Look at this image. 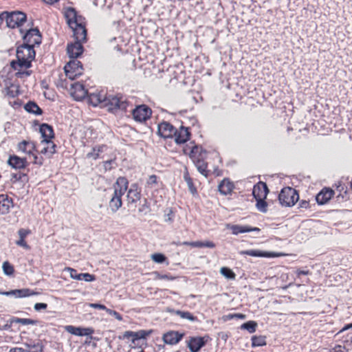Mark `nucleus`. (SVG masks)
<instances>
[{"instance_id": "nucleus-33", "label": "nucleus", "mask_w": 352, "mask_h": 352, "mask_svg": "<svg viewBox=\"0 0 352 352\" xmlns=\"http://www.w3.org/2000/svg\"><path fill=\"white\" fill-rule=\"evenodd\" d=\"M122 196L113 192L109 203V207L113 212H116L122 207Z\"/></svg>"}, {"instance_id": "nucleus-3", "label": "nucleus", "mask_w": 352, "mask_h": 352, "mask_svg": "<svg viewBox=\"0 0 352 352\" xmlns=\"http://www.w3.org/2000/svg\"><path fill=\"white\" fill-rule=\"evenodd\" d=\"M16 56V59L10 62V69L16 78L26 79L32 74L30 68L36 56L34 48L23 43L17 47Z\"/></svg>"}, {"instance_id": "nucleus-11", "label": "nucleus", "mask_w": 352, "mask_h": 352, "mask_svg": "<svg viewBox=\"0 0 352 352\" xmlns=\"http://www.w3.org/2000/svg\"><path fill=\"white\" fill-rule=\"evenodd\" d=\"M25 21V14L19 11L7 14L6 18L7 25L11 28L20 27Z\"/></svg>"}, {"instance_id": "nucleus-40", "label": "nucleus", "mask_w": 352, "mask_h": 352, "mask_svg": "<svg viewBox=\"0 0 352 352\" xmlns=\"http://www.w3.org/2000/svg\"><path fill=\"white\" fill-rule=\"evenodd\" d=\"M12 322H15V323H20L23 325H37L40 323V321L38 320H34L31 318H20L14 316L12 317Z\"/></svg>"}, {"instance_id": "nucleus-37", "label": "nucleus", "mask_w": 352, "mask_h": 352, "mask_svg": "<svg viewBox=\"0 0 352 352\" xmlns=\"http://www.w3.org/2000/svg\"><path fill=\"white\" fill-rule=\"evenodd\" d=\"M258 327V323L255 320H248L244 323H243L239 329L241 330H246L250 333H253L256 332Z\"/></svg>"}, {"instance_id": "nucleus-58", "label": "nucleus", "mask_w": 352, "mask_h": 352, "mask_svg": "<svg viewBox=\"0 0 352 352\" xmlns=\"http://www.w3.org/2000/svg\"><path fill=\"white\" fill-rule=\"evenodd\" d=\"M16 244L20 247L23 248L25 250H30V246L27 243L25 239H19L16 241Z\"/></svg>"}, {"instance_id": "nucleus-53", "label": "nucleus", "mask_w": 352, "mask_h": 352, "mask_svg": "<svg viewBox=\"0 0 352 352\" xmlns=\"http://www.w3.org/2000/svg\"><path fill=\"white\" fill-rule=\"evenodd\" d=\"M48 305L45 302H36L34 305V309L36 311H41L47 308Z\"/></svg>"}, {"instance_id": "nucleus-13", "label": "nucleus", "mask_w": 352, "mask_h": 352, "mask_svg": "<svg viewBox=\"0 0 352 352\" xmlns=\"http://www.w3.org/2000/svg\"><path fill=\"white\" fill-rule=\"evenodd\" d=\"M184 336V332L170 330L163 334L162 340L166 344L175 345L182 341Z\"/></svg>"}, {"instance_id": "nucleus-39", "label": "nucleus", "mask_w": 352, "mask_h": 352, "mask_svg": "<svg viewBox=\"0 0 352 352\" xmlns=\"http://www.w3.org/2000/svg\"><path fill=\"white\" fill-rule=\"evenodd\" d=\"M184 179L185 182L187 183L188 190L192 195H197V190L196 186H195L192 179L190 177L188 170H186L184 173Z\"/></svg>"}, {"instance_id": "nucleus-45", "label": "nucleus", "mask_w": 352, "mask_h": 352, "mask_svg": "<svg viewBox=\"0 0 352 352\" xmlns=\"http://www.w3.org/2000/svg\"><path fill=\"white\" fill-rule=\"evenodd\" d=\"M140 212H144V214H147L151 211V205L146 198L143 200V204L140 206L138 209Z\"/></svg>"}, {"instance_id": "nucleus-29", "label": "nucleus", "mask_w": 352, "mask_h": 352, "mask_svg": "<svg viewBox=\"0 0 352 352\" xmlns=\"http://www.w3.org/2000/svg\"><path fill=\"white\" fill-rule=\"evenodd\" d=\"M18 149L28 155L33 154V152L37 151L35 143L25 140L18 144Z\"/></svg>"}, {"instance_id": "nucleus-38", "label": "nucleus", "mask_w": 352, "mask_h": 352, "mask_svg": "<svg viewBox=\"0 0 352 352\" xmlns=\"http://www.w3.org/2000/svg\"><path fill=\"white\" fill-rule=\"evenodd\" d=\"M252 348L264 346L267 345L266 336H253L251 338Z\"/></svg>"}, {"instance_id": "nucleus-5", "label": "nucleus", "mask_w": 352, "mask_h": 352, "mask_svg": "<svg viewBox=\"0 0 352 352\" xmlns=\"http://www.w3.org/2000/svg\"><path fill=\"white\" fill-rule=\"evenodd\" d=\"M153 332V329H140L137 331H126L122 335L118 336L119 340H124L131 338V343L134 346H131V349H142L138 352H145L144 349L146 347L147 343H145L144 346L143 344L139 345L138 341L140 340H146L147 338L150 336Z\"/></svg>"}, {"instance_id": "nucleus-63", "label": "nucleus", "mask_w": 352, "mask_h": 352, "mask_svg": "<svg viewBox=\"0 0 352 352\" xmlns=\"http://www.w3.org/2000/svg\"><path fill=\"white\" fill-rule=\"evenodd\" d=\"M132 110H151V107L146 104H135Z\"/></svg>"}, {"instance_id": "nucleus-10", "label": "nucleus", "mask_w": 352, "mask_h": 352, "mask_svg": "<svg viewBox=\"0 0 352 352\" xmlns=\"http://www.w3.org/2000/svg\"><path fill=\"white\" fill-rule=\"evenodd\" d=\"M226 228L231 231L232 234L237 236L240 234L248 233L251 232L260 233L261 230L258 227H253L250 225L241 224H226Z\"/></svg>"}, {"instance_id": "nucleus-14", "label": "nucleus", "mask_w": 352, "mask_h": 352, "mask_svg": "<svg viewBox=\"0 0 352 352\" xmlns=\"http://www.w3.org/2000/svg\"><path fill=\"white\" fill-rule=\"evenodd\" d=\"M176 128L168 122H162L158 124L157 135L164 138H172Z\"/></svg>"}, {"instance_id": "nucleus-64", "label": "nucleus", "mask_w": 352, "mask_h": 352, "mask_svg": "<svg viewBox=\"0 0 352 352\" xmlns=\"http://www.w3.org/2000/svg\"><path fill=\"white\" fill-rule=\"evenodd\" d=\"M310 207L309 201L307 200H301L298 204V208L307 209Z\"/></svg>"}, {"instance_id": "nucleus-19", "label": "nucleus", "mask_w": 352, "mask_h": 352, "mask_svg": "<svg viewBox=\"0 0 352 352\" xmlns=\"http://www.w3.org/2000/svg\"><path fill=\"white\" fill-rule=\"evenodd\" d=\"M141 197V189L139 188L138 184L137 183L132 184L126 195L128 205L137 203L138 201L140 200Z\"/></svg>"}, {"instance_id": "nucleus-52", "label": "nucleus", "mask_w": 352, "mask_h": 352, "mask_svg": "<svg viewBox=\"0 0 352 352\" xmlns=\"http://www.w3.org/2000/svg\"><path fill=\"white\" fill-rule=\"evenodd\" d=\"M31 234V230L29 229L21 228L18 230L19 239H25L28 235Z\"/></svg>"}, {"instance_id": "nucleus-54", "label": "nucleus", "mask_w": 352, "mask_h": 352, "mask_svg": "<svg viewBox=\"0 0 352 352\" xmlns=\"http://www.w3.org/2000/svg\"><path fill=\"white\" fill-rule=\"evenodd\" d=\"M104 168L106 171L111 170L113 168L112 164H116V160L111 159L109 160H106L103 162Z\"/></svg>"}, {"instance_id": "nucleus-50", "label": "nucleus", "mask_w": 352, "mask_h": 352, "mask_svg": "<svg viewBox=\"0 0 352 352\" xmlns=\"http://www.w3.org/2000/svg\"><path fill=\"white\" fill-rule=\"evenodd\" d=\"M107 313L110 316H114L119 321H122L123 320L122 316L116 310H113L108 308V309L107 310Z\"/></svg>"}, {"instance_id": "nucleus-6", "label": "nucleus", "mask_w": 352, "mask_h": 352, "mask_svg": "<svg viewBox=\"0 0 352 352\" xmlns=\"http://www.w3.org/2000/svg\"><path fill=\"white\" fill-rule=\"evenodd\" d=\"M298 199V191L289 186L283 188L278 195V203L283 207H292Z\"/></svg>"}, {"instance_id": "nucleus-4", "label": "nucleus", "mask_w": 352, "mask_h": 352, "mask_svg": "<svg viewBox=\"0 0 352 352\" xmlns=\"http://www.w3.org/2000/svg\"><path fill=\"white\" fill-rule=\"evenodd\" d=\"M15 77L11 70L8 75L0 76V86L3 87V94L10 98H15L21 94L20 86L18 82L12 79Z\"/></svg>"}, {"instance_id": "nucleus-9", "label": "nucleus", "mask_w": 352, "mask_h": 352, "mask_svg": "<svg viewBox=\"0 0 352 352\" xmlns=\"http://www.w3.org/2000/svg\"><path fill=\"white\" fill-rule=\"evenodd\" d=\"M239 254L242 256L248 255L253 257L259 258H278L285 255V254L281 252L265 251L258 249L241 250L239 252Z\"/></svg>"}, {"instance_id": "nucleus-41", "label": "nucleus", "mask_w": 352, "mask_h": 352, "mask_svg": "<svg viewBox=\"0 0 352 352\" xmlns=\"http://www.w3.org/2000/svg\"><path fill=\"white\" fill-rule=\"evenodd\" d=\"M220 273L223 276H224L228 280H234L236 278L235 273L233 272L232 270H231L228 267H221Z\"/></svg>"}, {"instance_id": "nucleus-56", "label": "nucleus", "mask_w": 352, "mask_h": 352, "mask_svg": "<svg viewBox=\"0 0 352 352\" xmlns=\"http://www.w3.org/2000/svg\"><path fill=\"white\" fill-rule=\"evenodd\" d=\"M349 349H346L345 346L340 344L336 345L333 349H331L330 352H348Z\"/></svg>"}, {"instance_id": "nucleus-8", "label": "nucleus", "mask_w": 352, "mask_h": 352, "mask_svg": "<svg viewBox=\"0 0 352 352\" xmlns=\"http://www.w3.org/2000/svg\"><path fill=\"white\" fill-rule=\"evenodd\" d=\"M210 340L211 338L208 335L190 336L186 342L190 352H199Z\"/></svg>"}, {"instance_id": "nucleus-59", "label": "nucleus", "mask_w": 352, "mask_h": 352, "mask_svg": "<svg viewBox=\"0 0 352 352\" xmlns=\"http://www.w3.org/2000/svg\"><path fill=\"white\" fill-rule=\"evenodd\" d=\"M15 323V322H12V317L9 320L7 321V323L3 325L0 329L4 331H11L12 324Z\"/></svg>"}, {"instance_id": "nucleus-23", "label": "nucleus", "mask_w": 352, "mask_h": 352, "mask_svg": "<svg viewBox=\"0 0 352 352\" xmlns=\"http://www.w3.org/2000/svg\"><path fill=\"white\" fill-rule=\"evenodd\" d=\"M114 193L123 196L128 191L129 181L126 177H119L113 186Z\"/></svg>"}, {"instance_id": "nucleus-30", "label": "nucleus", "mask_w": 352, "mask_h": 352, "mask_svg": "<svg viewBox=\"0 0 352 352\" xmlns=\"http://www.w3.org/2000/svg\"><path fill=\"white\" fill-rule=\"evenodd\" d=\"M167 312L171 314L179 316L182 318L188 320L191 322L198 321L197 317L194 316L192 313H190L188 311L175 310L173 308L168 307Z\"/></svg>"}, {"instance_id": "nucleus-51", "label": "nucleus", "mask_w": 352, "mask_h": 352, "mask_svg": "<svg viewBox=\"0 0 352 352\" xmlns=\"http://www.w3.org/2000/svg\"><path fill=\"white\" fill-rule=\"evenodd\" d=\"M197 146H199L198 153L197 154V157L198 159L200 157V158L205 160L206 155L208 153V151L205 148H204L201 145L197 144Z\"/></svg>"}, {"instance_id": "nucleus-35", "label": "nucleus", "mask_w": 352, "mask_h": 352, "mask_svg": "<svg viewBox=\"0 0 352 352\" xmlns=\"http://www.w3.org/2000/svg\"><path fill=\"white\" fill-rule=\"evenodd\" d=\"M254 199L256 200V209L261 212H267V207L270 206V201H266V198H264V197H258Z\"/></svg>"}, {"instance_id": "nucleus-34", "label": "nucleus", "mask_w": 352, "mask_h": 352, "mask_svg": "<svg viewBox=\"0 0 352 352\" xmlns=\"http://www.w3.org/2000/svg\"><path fill=\"white\" fill-rule=\"evenodd\" d=\"M336 190L339 192L338 195L336 196L337 201L340 202L346 201L350 199V197L348 193L347 187L345 186L344 184L339 182L338 185L336 186Z\"/></svg>"}, {"instance_id": "nucleus-28", "label": "nucleus", "mask_w": 352, "mask_h": 352, "mask_svg": "<svg viewBox=\"0 0 352 352\" xmlns=\"http://www.w3.org/2000/svg\"><path fill=\"white\" fill-rule=\"evenodd\" d=\"M130 113L129 118L131 116L135 122L143 124L151 118L153 111H130Z\"/></svg>"}, {"instance_id": "nucleus-47", "label": "nucleus", "mask_w": 352, "mask_h": 352, "mask_svg": "<svg viewBox=\"0 0 352 352\" xmlns=\"http://www.w3.org/2000/svg\"><path fill=\"white\" fill-rule=\"evenodd\" d=\"M153 274L155 275V279H165L168 280H174L177 278L176 276H174L170 274H162L161 273L157 271L154 272Z\"/></svg>"}, {"instance_id": "nucleus-57", "label": "nucleus", "mask_w": 352, "mask_h": 352, "mask_svg": "<svg viewBox=\"0 0 352 352\" xmlns=\"http://www.w3.org/2000/svg\"><path fill=\"white\" fill-rule=\"evenodd\" d=\"M30 155H32L33 157H34L33 163L34 164H37V165H39V166L43 165L44 159H43V157L42 156L38 157L36 154L34 153V152H33V154H30Z\"/></svg>"}, {"instance_id": "nucleus-2", "label": "nucleus", "mask_w": 352, "mask_h": 352, "mask_svg": "<svg viewBox=\"0 0 352 352\" xmlns=\"http://www.w3.org/2000/svg\"><path fill=\"white\" fill-rule=\"evenodd\" d=\"M87 101L94 107H107L108 110H126L127 108H133L131 101L125 95L120 93L107 95L104 89H96L88 94Z\"/></svg>"}, {"instance_id": "nucleus-25", "label": "nucleus", "mask_w": 352, "mask_h": 352, "mask_svg": "<svg viewBox=\"0 0 352 352\" xmlns=\"http://www.w3.org/2000/svg\"><path fill=\"white\" fill-rule=\"evenodd\" d=\"M14 206L13 199L6 194H0V214H7L10 212L11 207Z\"/></svg>"}, {"instance_id": "nucleus-26", "label": "nucleus", "mask_w": 352, "mask_h": 352, "mask_svg": "<svg viewBox=\"0 0 352 352\" xmlns=\"http://www.w3.org/2000/svg\"><path fill=\"white\" fill-rule=\"evenodd\" d=\"M270 190L265 182L259 181L258 183L254 185L252 189V196L254 199L258 198V197H264L267 198V194Z\"/></svg>"}, {"instance_id": "nucleus-16", "label": "nucleus", "mask_w": 352, "mask_h": 352, "mask_svg": "<svg viewBox=\"0 0 352 352\" xmlns=\"http://www.w3.org/2000/svg\"><path fill=\"white\" fill-rule=\"evenodd\" d=\"M7 163L10 166L16 170L25 169L29 165L26 157H21L16 155H10Z\"/></svg>"}, {"instance_id": "nucleus-7", "label": "nucleus", "mask_w": 352, "mask_h": 352, "mask_svg": "<svg viewBox=\"0 0 352 352\" xmlns=\"http://www.w3.org/2000/svg\"><path fill=\"white\" fill-rule=\"evenodd\" d=\"M65 76L70 80H75L84 73L82 63L77 59H71L64 67Z\"/></svg>"}, {"instance_id": "nucleus-15", "label": "nucleus", "mask_w": 352, "mask_h": 352, "mask_svg": "<svg viewBox=\"0 0 352 352\" xmlns=\"http://www.w3.org/2000/svg\"><path fill=\"white\" fill-rule=\"evenodd\" d=\"M191 133L189 128L182 126L179 130H175L173 138H175V142L177 144H184L190 140Z\"/></svg>"}, {"instance_id": "nucleus-55", "label": "nucleus", "mask_w": 352, "mask_h": 352, "mask_svg": "<svg viewBox=\"0 0 352 352\" xmlns=\"http://www.w3.org/2000/svg\"><path fill=\"white\" fill-rule=\"evenodd\" d=\"M88 305H89V307L94 308V309L104 310L106 312H107V310L108 309V308L104 305L99 303V302L89 303Z\"/></svg>"}, {"instance_id": "nucleus-43", "label": "nucleus", "mask_w": 352, "mask_h": 352, "mask_svg": "<svg viewBox=\"0 0 352 352\" xmlns=\"http://www.w3.org/2000/svg\"><path fill=\"white\" fill-rule=\"evenodd\" d=\"M246 318V315L242 313H234V314H228L226 315H223L222 316V320L223 322H227L228 320L232 319H240L244 320Z\"/></svg>"}, {"instance_id": "nucleus-18", "label": "nucleus", "mask_w": 352, "mask_h": 352, "mask_svg": "<svg viewBox=\"0 0 352 352\" xmlns=\"http://www.w3.org/2000/svg\"><path fill=\"white\" fill-rule=\"evenodd\" d=\"M65 329L67 332L77 336H88L94 333V329L92 327L67 325L65 327Z\"/></svg>"}, {"instance_id": "nucleus-36", "label": "nucleus", "mask_w": 352, "mask_h": 352, "mask_svg": "<svg viewBox=\"0 0 352 352\" xmlns=\"http://www.w3.org/2000/svg\"><path fill=\"white\" fill-rule=\"evenodd\" d=\"M10 181L12 184H15L18 182L23 183L25 184L28 182L29 177L27 173L19 172V173H13L11 174Z\"/></svg>"}, {"instance_id": "nucleus-61", "label": "nucleus", "mask_w": 352, "mask_h": 352, "mask_svg": "<svg viewBox=\"0 0 352 352\" xmlns=\"http://www.w3.org/2000/svg\"><path fill=\"white\" fill-rule=\"evenodd\" d=\"M28 347H32V348H36V349H38V352H43L44 351V345L43 344V343L41 342H38L36 344H34L33 345H28Z\"/></svg>"}, {"instance_id": "nucleus-27", "label": "nucleus", "mask_w": 352, "mask_h": 352, "mask_svg": "<svg viewBox=\"0 0 352 352\" xmlns=\"http://www.w3.org/2000/svg\"><path fill=\"white\" fill-rule=\"evenodd\" d=\"M234 188V184L228 178H224L218 185V191L223 195H230Z\"/></svg>"}, {"instance_id": "nucleus-60", "label": "nucleus", "mask_w": 352, "mask_h": 352, "mask_svg": "<svg viewBox=\"0 0 352 352\" xmlns=\"http://www.w3.org/2000/svg\"><path fill=\"white\" fill-rule=\"evenodd\" d=\"M157 176L155 175H151L149 176L148 179L147 180V184L148 186H153V184H157Z\"/></svg>"}, {"instance_id": "nucleus-22", "label": "nucleus", "mask_w": 352, "mask_h": 352, "mask_svg": "<svg viewBox=\"0 0 352 352\" xmlns=\"http://www.w3.org/2000/svg\"><path fill=\"white\" fill-rule=\"evenodd\" d=\"M39 131L42 138V143L49 144L54 138L53 127L48 124H41L39 127Z\"/></svg>"}, {"instance_id": "nucleus-31", "label": "nucleus", "mask_w": 352, "mask_h": 352, "mask_svg": "<svg viewBox=\"0 0 352 352\" xmlns=\"http://www.w3.org/2000/svg\"><path fill=\"white\" fill-rule=\"evenodd\" d=\"M196 166L199 173L206 177H208L210 174V171L208 170V163L205 162V160L202 158H195L192 161Z\"/></svg>"}, {"instance_id": "nucleus-24", "label": "nucleus", "mask_w": 352, "mask_h": 352, "mask_svg": "<svg viewBox=\"0 0 352 352\" xmlns=\"http://www.w3.org/2000/svg\"><path fill=\"white\" fill-rule=\"evenodd\" d=\"M67 270L70 272V277L74 280H85L86 282H93L96 280L94 274L88 272L78 273L75 269L67 267Z\"/></svg>"}, {"instance_id": "nucleus-1", "label": "nucleus", "mask_w": 352, "mask_h": 352, "mask_svg": "<svg viewBox=\"0 0 352 352\" xmlns=\"http://www.w3.org/2000/svg\"><path fill=\"white\" fill-rule=\"evenodd\" d=\"M67 22L72 29L75 41L67 44V54L71 59H77L83 52V43L87 41L86 21L85 17L79 15L74 8H69L65 12Z\"/></svg>"}, {"instance_id": "nucleus-62", "label": "nucleus", "mask_w": 352, "mask_h": 352, "mask_svg": "<svg viewBox=\"0 0 352 352\" xmlns=\"http://www.w3.org/2000/svg\"><path fill=\"white\" fill-rule=\"evenodd\" d=\"M310 274H311V272L308 270H302V269L298 268L296 270V274L297 277H300V276H302V275H309Z\"/></svg>"}, {"instance_id": "nucleus-49", "label": "nucleus", "mask_w": 352, "mask_h": 352, "mask_svg": "<svg viewBox=\"0 0 352 352\" xmlns=\"http://www.w3.org/2000/svg\"><path fill=\"white\" fill-rule=\"evenodd\" d=\"M13 101L10 100L9 103L11 105V107L15 109H20L23 107V104L21 100H19L18 98L14 99L13 98Z\"/></svg>"}, {"instance_id": "nucleus-17", "label": "nucleus", "mask_w": 352, "mask_h": 352, "mask_svg": "<svg viewBox=\"0 0 352 352\" xmlns=\"http://www.w3.org/2000/svg\"><path fill=\"white\" fill-rule=\"evenodd\" d=\"M335 192L329 187H324L316 195V201L320 206L327 204L333 197Z\"/></svg>"}, {"instance_id": "nucleus-48", "label": "nucleus", "mask_w": 352, "mask_h": 352, "mask_svg": "<svg viewBox=\"0 0 352 352\" xmlns=\"http://www.w3.org/2000/svg\"><path fill=\"white\" fill-rule=\"evenodd\" d=\"M24 110H42L34 101H29L23 105Z\"/></svg>"}, {"instance_id": "nucleus-46", "label": "nucleus", "mask_w": 352, "mask_h": 352, "mask_svg": "<svg viewBox=\"0 0 352 352\" xmlns=\"http://www.w3.org/2000/svg\"><path fill=\"white\" fill-rule=\"evenodd\" d=\"M175 214L173 208H168L165 210L164 221L168 223H172L174 221Z\"/></svg>"}, {"instance_id": "nucleus-12", "label": "nucleus", "mask_w": 352, "mask_h": 352, "mask_svg": "<svg viewBox=\"0 0 352 352\" xmlns=\"http://www.w3.org/2000/svg\"><path fill=\"white\" fill-rule=\"evenodd\" d=\"M24 44L34 48L36 45L41 43V35L37 28L30 29L23 36Z\"/></svg>"}, {"instance_id": "nucleus-21", "label": "nucleus", "mask_w": 352, "mask_h": 352, "mask_svg": "<svg viewBox=\"0 0 352 352\" xmlns=\"http://www.w3.org/2000/svg\"><path fill=\"white\" fill-rule=\"evenodd\" d=\"M70 94L75 100H81L87 97L88 91L82 84L76 82L71 85Z\"/></svg>"}, {"instance_id": "nucleus-32", "label": "nucleus", "mask_w": 352, "mask_h": 352, "mask_svg": "<svg viewBox=\"0 0 352 352\" xmlns=\"http://www.w3.org/2000/svg\"><path fill=\"white\" fill-rule=\"evenodd\" d=\"M190 144H186L183 148V153L184 155H188L190 160L192 161L195 158H197V154L198 153L199 146H197L195 141H191Z\"/></svg>"}, {"instance_id": "nucleus-44", "label": "nucleus", "mask_w": 352, "mask_h": 352, "mask_svg": "<svg viewBox=\"0 0 352 352\" xmlns=\"http://www.w3.org/2000/svg\"><path fill=\"white\" fill-rule=\"evenodd\" d=\"M2 269L3 273L7 276H12L14 273V266L8 261L3 263Z\"/></svg>"}, {"instance_id": "nucleus-42", "label": "nucleus", "mask_w": 352, "mask_h": 352, "mask_svg": "<svg viewBox=\"0 0 352 352\" xmlns=\"http://www.w3.org/2000/svg\"><path fill=\"white\" fill-rule=\"evenodd\" d=\"M151 259L156 263L162 264L166 263V264H168V258L166 256L165 254L162 253H154L151 255Z\"/></svg>"}, {"instance_id": "nucleus-20", "label": "nucleus", "mask_w": 352, "mask_h": 352, "mask_svg": "<svg viewBox=\"0 0 352 352\" xmlns=\"http://www.w3.org/2000/svg\"><path fill=\"white\" fill-rule=\"evenodd\" d=\"M39 292L30 288L15 289L7 291L6 296H14L16 298H22L32 296H37Z\"/></svg>"}]
</instances>
